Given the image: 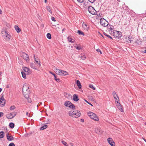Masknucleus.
<instances>
[{"label": "nucleus", "mask_w": 146, "mask_h": 146, "mask_svg": "<svg viewBox=\"0 0 146 146\" xmlns=\"http://www.w3.org/2000/svg\"><path fill=\"white\" fill-rule=\"evenodd\" d=\"M22 92L25 98L28 100L29 98V95L30 94L29 86L26 84H25L22 88Z\"/></svg>", "instance_id": "obj_1"}, {"label": "nucleus", "mask_w": 146, "mask_h": 146, "mask_svg": "<svg viewBox=\"0 0 146 146\" xmlns=\"http://www.w3.org/2000/svg\"><path fill=\"white\" fill-rule=\"evenodd\" d=\"M69 115L73 117L78 118L80 115V112L77 110L70 111L69 113Z\"/></svg>", "instance_id": "obj_2"}, {"label": "nucleus", "mask_w": 146, "mask_h": 146, "mask_svg": "<svg viewBox=\"0 0 146 146\" xmlns=\"http://www.w3.org/2000/svg\"><path fill=\"white\" fill-rule=\"evenodd\" d=\"M1 34L2 36L6 40H9L10 39V36L5 29L2 30Z\"/></svg>", "instance_id": "obj_3"}, {"label": "nucleus", "mask_w": 146, "mask_h": 146, "mask_svg": "<svg viewBox=\"0 0 146 146\" xmlns=\"http://www.w3.org/2000/svg\"><path fill=\"white\" fill-rule=\"evenodd\" d=\"M88 114L90 117L94 121H98L99 120V118L97 116V115L94 113L89 112L88 113Z\"/></svg>", "instance_id": "obj_4"}, {"label": "nucleus", "mask_w": 146, "mask_h": 146, "mask_svg": "<svg viewBox=\"0 0 146 146\" xmlns=\"http://www.w3.org/2000/svg\"><path fill=\"white\" fill-rule=\"evenodd\" d=\"M64 105L66 107H68L70 108H72L74 110L75 109V107L73 104L69 101H67L65 102Z\"/></svg>", "instance_id": "obj_5"}, {"label": "nucleus", "mask_w": 146, "mask_h": 146, "mask_svg": "<svg viewBox=\"0 0 146 146\" xmlns=\"http://www.w3.org/2000/svg\"><path fill=\"white\" fill-rule=\"evenodd\" d=\"M100 24L103 27H106L108 25V23L105 19L102 18L100 19Z\"/></svg>", "instance_id": "obj_6"}, {"label": "nucleus", "mask_w": 146, "mask_h": 146, "mask_svg": "<svg viewBox=\"0 0 146 146\" xmlns=\"http://www.w3.org/2000/svg\"><path fill=\"white\" fill-rule=\"evenodd\" d=\"M88 11L89 12L93 15H95L97 13L96 11L92 6H89L88 8Z\"/></svg>", "instance_id": "obj_7"}, {"label": "nucleus", "mask_w": 146, "mask_h": 146, "mask_svg": "<svg viewBox=\"0 0 146 146\" xmlns=\"http://www.w3.org/2000/svg\"><path fill=\"white\" fill-rule=\"evenodd\" d=\"M113 35L115 37L117 38H120L122 36L121 33L119 31H117L114 32L113 33Z\"/></svg>", "instance_id": "obj_8"}, {"label": "nucleus", "mask_w": 146, "mask_h": 146, "mask_svg": "<svg viewBox=\"0 0 146 146\" xmlns=\"http://www.w3.org/2000/svg\"><path fill=\"white\" fill-rule=\"evenodd\" d=\"M5 100L3 97V95L0 98V106L2 107L4 106L5 104Z\"/></svg>", "instance_id": "obj_9"}, {"label": "nucleus", "mask_w": 146, "mask_h": 146, "mask_svg": "<svg viewBox=\"0 0 146 146\" xmlns=\"http://www.w3.org/2000/svg\"><path fill=\"white\" fill-rule=\"evenodd\" d=\"M22 56L27 62L29 61V55L26 53H23L22 54Z\"/></svg>", "instance_id": "obj_10"}, {"label": "nucleus", "mask_w": 146, "mask_h": 146, "mask_svg": "<svg viewBox=\"0 0 146 146\" xmlns=\"http://www.w3.org/2000/svg\"><path fill=\"white\" fill-rule=\"evenodd\" d=\"M23 68V71L26 72L27 74H28L31 73V71L29 68L27 67H25Z\"/></svg>", "instance_id": "obj_11"}, {"label": "nucleus", "mask_w": 146, "mask_h": 146, "mask_svg": "<svg viewBox=\"0 0 146 146\" xmlns=\"http://www.w3.org/2000/svg\"><path fill=\"white\" fill-rule=\"evenodd\" d=\"M108 141L110 145L111 146H114L115 143L111 138L110 137L108 138Z\"/></svg>", "instance_id": "obj_12"}, {"label": "nucleus", "mask_w": 146, "mask_h": 146, "mask_svg": "<svg viewBox=\"0 0 146 146\" xmlns=\"http://www.w3.org/2000/svg\"><path fill=\"white\" fill-rule=\"evenodd\" d=\"M133 38L129 36L126 37L124 41L125 42L128 43H131L133 41Z\"/></svg>", "instance_id": "obj_13"}, {"label": "nucleus", "mask_w": 146, "mask_h": 146, "mask_svg": "<svg viewBox=\"0 0 146 146\" xmlns=\"http://www.w3.org/2000/svg\"><path fill=\"white\" fill-rule=\"evenodd\" d=\"M15 115V114L14 115H13L11 113H9L8 114L6 115V117L8 119H12L13 118Z\"/></svg>", "instance_id": "obj_14"}, {"label": "nucleus", "mask_w": 146, "mask_h": 146, "mask_svg": "<svg viewBox=\"0 0 146 146\" xmlns=\"http://www.w3.org/2000/svg\"><path fill=\"white\" fill-rule=\"evenodd\" d=\"M61 72H60L59 75L62 76H66L68 74V72L65 71L60 70Z\"/></svg>", "instance_id": "obj_15"}, {"label": "nucleus", "mask_w": 146, "mask_h": 146, "mask_svg": "<svg viewBox=\"0 0 146 146\" xmlns=\"http://www.w3.org/2000/svg\"><path fill=\"white\" fill-rule=\"evenodd\" d=\"M6 136L7 139L8 141H11L13 140L14 139L13 137L12 136H9V134L8 133L6 134Z\"/></svg>", "instance_id": "obj_16"}, {"label": "nucleus", "mask_w": 146, "mask_h": 146, "mask_svg": "<svg viewBox=\"0 0 146 146\" xmlns=\"http://www.w3.org/2000/svg\"><path fill=\"white\" fill-rule=\"evenodd\" d=\"M117 108L121 111L123 112V108L122 107V106L120 105L119 102L117 103Z\"/></svg>", "instance_id": "obj_17"}, {"label": "nucleus", "mask_w": 146, "mask_h": 146, "mask_svg": "<svg viewBox=\"0 0 146 146\" xmlns=\"http://www.w3.org/2000/svg\"><path fill=\"white\" fill-rule=\"evenodd\" d=\"M73 100L75 102H77L79 100L78 96L77 95L74 94L73 95Z\"/></svg>", "instance_id": "obj_18"}, {"label": "nucleus", "mask_w": 146, "mask_h": 146, "mask_svg": "<svg viewBox=\"0 0 146 146\" xmlns=\"http://www.w3.org/2000/svg\"><path fill=\"white\" fill-rule=\"evenodd\" d=\"M34 56L35 61L36 62V64H38V65H39V66H40L41 65L40 64V62L39 59L38 58H35V55H34Z\"/></svg>", "instance_id": "obj_19"}, {"label": "nucleus", "mask_w": 146, "mask_h": 146, "mask_svg": "<svg viewBox=\"0 0 146 146\" xmlns=\"http://www.w3.org/2000/svg\"><path fill=\"white\" fill-rule=\"evenodd\" d=\"M96 132L98 134H100L102 133V131L101 130V129L99 127H96L95 129Z\"/></svg>", "instance_id": "obj_20"}, {"label": "nucleus", "mask_w": 146, "mask_h": 146, "mask_svg": "<svg viewBox=\"0 0 146 146\" xmlns=\"http://www.w3.org/2000/svg\"><path fill=\"white\" fill-rule=\"evenodd\" d=\"M76 84L77 86L78 87L79 89H80L81 88L82 86L80 81L78 80H77L76 81Z\"/></svg>", "instance_id": "obj_21"}, {"label": "nucleus", "mask_w": 146, "mask_h": 146, "mask_svg": "<svg viewBox=\"0 0 146 146\" xmlns=\"http://www.w3.org/2000/svg\"><path fill=\"white\" fill-rule=\"evenodd\" d=\"M68 40L69 42L71 43H73L74 41V40L70 36L68 37Z\"/></svg>", "instance_id": "obj_22"}, {"label": "nucleus", "mask_w": 146, "mask_h": 146, "mask_svg": "<svg viewBox=\"0 0 146 146\" xmlns=\"http://www.w3.org/2000/svg\"><path fill=\"white\" fill-rule=\"evenodd\" d=\"M15 30L18 33H19L20 32L21 29L17 26H15Z\"/></svg>", "instance_id": "obj_23"}, {"label": "nucleus", "mask_w": 146, "mask_h": 146, "mask_svg": "<svg viewBox=\"0 0 146 146\" xmlns=\"http://www.w3.org/2000/svg\"><path fill=\"white\" fill-rule=\"evenodd\" d=\"M61 70H60V69H58L56 68L55 70V72L56 73V74H57L59 75L60 72H61Z\"/></svg>", "instance_id": "obj_24"}, {"label": "nucleus", "mask_w": 146, "mask_h": 146, "mask_svg": "<svg viewBox=\"0 0 146 146\" xmlns=\"http://www.w3.org/2000/svg\"><path fill=\"white\" fill-rule=\"evenodd\" d=\"M21 74L23 78H26V74H27L26 73H25L23 72H22Z\"/></svg>", "instance_id": "obj_25"}, {"label": "nucleus", "mask_w": 146, "mask_h": 146, "mask_svg": "<svg viewBox=\"0 0 146 146\" xmlns=\"http://www.w3.org/2000/svg\"><path fill=\"white\" fill-rule=\"evenodd\" d=\"M4 136V133L3 131H2L0 132V138H2Z\"/></svg>", "instance_id": "obj_26"}, {"label": "nucleus", "mask_w": 146, "mask_h": 146, "mask_svg": "<svg viewBox=\"0 0 146 146\" xmlns=\"http://www.w3.org/2000/svg\"><path fill=\"white\" fill-rule=\"evenodd\" d=\"M77 33L79 35H82L83 36H84L85 35L84 33L80 30H78Z\"/></svg>", "instance_id": "obj_27"}, {"label": "nucleus", "mask_w": 146, "mask_h": 146, "mask_svg": "<svg viewBox=\"0 0 146 146\" xmlns=\"http://www.w3.org/2000/svg\"><path fill=\"white\" fill-rule=\"evenodd\" d=\"M108 29L109 31H112L113 29V26L111 25H110L108 27Z\"/></svg>", "instance_id": "obj_28"}, {"label": "nucleus", "mask_w": 146, "mask_h": 146, "mask_svg": "<svg viewBox=\"0 0 146 146\" xmlns=\"http://www.w3.org/2000/svg\"><path fill=\"white\" fill-rule=\"evenodd\" d=\"M9 126L10 127L13 128L14 127L15 124L11 122L9 124Z\"/></svg>", "instance_id": "obj_29"}, {"label": "nucleus", "mask_w": 146, "mask_h": 146, "mask_svg": "<svg viewBox=\"0 0 146 146\" xmlns=\"http://www.w3.org/2000/svg\"><path fill=\"white\" fill-rule=\"evenodd\" d=\"M82 27L84 29H87L88 28V25L85 23H83L82 25Z\"/></svg>", "instance_id": "obj_30"}, {"label": "nucleus", "mask_w": 146, "mask_h": 146, "mask_svg": "<svg viewBox=\"0 0 146 146\" xmlns=\"http://www.w3.org/2000/svg\"><path fill=\"white\" fill-rule=\"evenodd\" d=\"M47 127H48V126L47 125H45L41 127L40 128V130H43L46 128Z\"/></svg>", "instance_id": "obj_31"}, {"label": "nucleus", "mask_w": 146, "mask_h": 146, "mask_svg": "<svg viewBox=\"0 0 146 146\" xmlns=\"http://www.w3.org/2000/svg\"><path fill=\"white\" fill-rule=\"evenodd\" d=\"M46 9L47 11H48L50 13H52V11L50 10V7L48 6H47L46 7Z\"/></svg>", "instance_id": "obj_32"}, {"label": "nucleus", "mask_w": 146, "mask_h": 146, "mask_svg": "<svg viewBox=\"0 0 146 146\" xmlns=\"http://www.w3.org/2000/svg\"><path fill=\"white\" fill-rule=\"evenodd\" d=\"M56 75L54 77V79H55V80L56 81H57V82H60V79H59V78H57V77H56Z\"/></svg>", "instance_id": "obj_33"}, {"label": "nucleus", "mask_w": 146, "mask_h": 146, "mask_svg": "<svg viewBox=\"0 0 146 146\" xmlns=\"http://www.w3.org/2000/svg\"><path fill=\"white\" fill-rule=\"evenodd\" d=\"M114 98L116 102H117V103L119 102V99L118 97H115H115Z\"/></svg>", "instance_id": "obj_34"}, {"label": "nucleus", "mask_w": 146, "mask_h": 146, "mask_svg": "<svg viewBox=\"0 0 146 146\" xmlns=\"http://www.w3.org/2000/svg\"><path fill=\"white\" fill-rule=\"evenodd\" d=\"M61 142L62 143V144L65 146H68V145L66 142L62 140Z\"/></svg>", "instance_id": "obj_35"}, {"label": "nucleus", "mask_w": 146, "mask_h": 146, "mask_svg": "<svg viewBox=\"0 0 146 146\" xmlns=\"http://www.w3.org/2000/svg\"><path fill=\"white\" fill-rule=\"evenodd\" d=\"M46 36L47 38L49 39H50L51 38V35L49 33H48L47 34Z\"/></svg>", "instance_id": "obj_36"}, {"label": "nucleus", "mask_w": 146, "mask_h": 146, "mask_svg": "<svg viewBox=\"0 0 146 146\" xmlns=\"http://www.w3.org/2000/svg\"><path fill=\"white\" fill-rule=\"evenodd\" d=\"M30 65L32 68H35V67L33 63H30Z\"/></svg>", "instance_id": "obj_37"}, {"label": "nucleus", "mask_w": 146, "mask_h": 146, "mask_svg": "<svg viewBox=\"0 0 146 146\" xmlns=\"http://www.w3.org/2000/svg\"><path fill=\"white\" fill-rule=\"evenodd\" d=\"M89 87H90V88L92 89L93 90H95V88L92 85H91V84L89 85Z\"/></svg>", "instance_id": "obj_38"}, {"label": "nucleus", "mask_w": 146, "mask_h": 146, "mask_svg": "<svg viewBox=\"0 0 146 146\" xmlns=\"http://www.w3.org/2000/svg\"><path fill=\"white\" fill-rule=\"evenodd\" d=\"M15 107L13 106H12L10 107V109L11 110H12L15 109Z\"/></svg>", "instance_id": "obj_39"}, {"label": "nucleus", "mask_w": 146, "mask_h": 146, "mask_svg": "<svg viewBox=\"0 0 146 146\" xmlns=\"http://www.w3.org/2000/svg\"><path fill=\"white\" fill-rule=\"evenodd\" d=\"M104 34L106 36H107L108 37H109L111 39H112V38L110 36L108 35L106 33H104Z\"/></svg>", "instance_id": "obj_40"}, {"label": "nucleus", "mask_w": 146, "mask_h": 146, "mask_svg": "<svg viewBox=\"0 0 146 146\" xmlns=\"http://www.w3.org/2000/svg\"><path fill=\"white\" fill-rule=\"evenodd\" d=\"M81 59L83 60H84L86 58V56L84 55L81 56Z\"/></svg>", "instance_id": "obj_41"}, {"label": "nucleus", "mask_w": 146, "mask_h": 146, "mask_svg": "<svg viewBox=\"0 0 146 146\" xmlns=\"http://www.w3.org/2000/svg\"><path fill=\"white\" fill-rule=\"evenodd\" d=\"M9 146H15V145L13 143H11L9 144Z\"/></svg>", "instance_id": "obj_42"}, {"label": "nucleus", "mask_w": 146, "mask_h": 146, "mask_svg": "<svg viewBox=\"0 0 146 146\" xmlns=\"http://www.w3.org/2000/svg\"><path fill=\"white\" fill-rule=\"evenodd\" d=\"M96 51L98 52H99L101 54H102V52L99 49H97L96 50Z\"/></svg>", "instance_id": "obj_43"}, {"label": "nucleus", "mask_w": 146, "mask_h": 146, "mask_svg": "<svg viewBox=\"0 0 146 146\" xmlns=\"http://www.w3.org/2000/svg\"><path fill=\"white\" fill-rule=\"evenodd\" d=\"M76 48L78 50H80L81 49V48L80 46H77Z\"/></svg>", "instance_id": "obj_44"}, {"label": "nucleus", "mask_w": 146, "mask_h": 146, "mask_svg": "<svg viewBox=\"0 0 146 146\" xmlns=\"http://www.w3.org/2000/svg\"><path fill=\"white\" fill-rule=\"evenodd\" d=\"M49 73L51 74H52V75H53L54 76V77L55 76H56V75L55 74H54V73L52 72H51V71H49Z\"/></svg>", "instance_id": "obj_45"}, {"label": "nucleus", "mask_w": 146, "mask_h": 146, "mask_svg": "<svg viewBox=\"0 0 146 146\" xmlns=\"http://www.w3.org/2000/svg\"><path fill=\"white\" fill-rule=\"evenodd\" d=\"M88 1L92 3H93L96 0H88Z\"/></svg>", "instance_id": "obj_46"}, {"label": "nucleus", "mask_w": 146, "mask_h": 146, "mask_svg": "<svg viewBox=\"0 0 146 146\" xmlns=\"http://www.w3.org/2000/svg\"><path fill=\"white\" fill-rule=\"evenodd\" d=\"M77 1L80 3H82L84 2V0H77Z\"/></svg>", "instance_id": "obj_47"}, {"label": "nucleus", "mask_w": 146, "mask_h": 146, "mask_svg": "<svg viewBox=\"0 0 146 146\" xmlns=\"http://www.w3.org/2000/svg\"><path fill=\"white\" fill-rule=\"evenodd\" d=\"M85 101L87 102V103H88V104H89L91 106H93V105L91 104L90 103V102H88V101H87V100H85Z\"/></svg>", "instance_id": "obj_48"}, {"label": "nucleus", "mask_w": 146, "mask_h": 146, "mask_svg": "<svg viewBox=\"0 0 146 146\" xmlns=\"http://www.w3.org/2000/svg\"><path fill=\"white\" fill-rule=\"evenodd\" d=\"M51 19H52V20L53 21H56L55 20V18L54 17H51Z\"/></svg>", "instance_id": "obj_49"}, {"label": "nucleus", "mask_w": 146, "mask_h": 146, "mask_svg": "<svg viewBox=\"0 0 146 146\" xmlns=\"http://www.w3.org/2000/svg\"><path fill=\"white\" fill-rule=\"evenodd\" d=\"M4 113L2 112H0V117L3 115Z\"/></svg>", "instance_id": "obj_50"}, {"label": "nucleus", "mask_w": 146, "mask_h": 146, "mask_svg": "<svg viewBox=\"0 0 146 146\" xmlns=\"http://www.w3.org/2000/svg\"><path fill=\"white\" fill-rule=\"evenodd\" d=\"M112 94L113 96L116 94V93L115 92H113Z\"/></svg>", "instance_id": "obj_51"}, {"label": "nucleus", "mask_w": 146, "mask_h": 146, "mask_svg": "<svg viewBox=\"0 0 146 146\" xmlns=\"http://www.w3.org/2000/svg\"><path fill=\"white\" fill-rule=\"evenodd\" d=\"M114 98H115V97H118V96L116 94V95H114V96H113Z\"/></svg>", "instance_id": "obj_52"}, {"label": "nucleus", "mask_w": 146, "mask_h": 146, "mask_svg": "<svg viewBox=\"0 0 146 146\" xmlns=\"http://www.w3.org/2000/svg\"><path fill=\"white\" fill-rule=\"evenodd\" d=\"M142 139L144 140V141L146 143V140L143 137L142 138Z\"/></svg>", "instance_id": "obj_53"}, {"label": "nucleus", "mask_w": 146, "mask_h": 146, "mask_svg": "<svg viewBox=\"0 0 146 146\" xmlns=\"http://www.w3.org/2000/svg\"><path fill=\"white\" fill-rule=\"evenodd\" d=\"M70 145L72 146H73L74 145L73 143H70Z\"/></svg>", "instance_id": "obj_54"}, {"label": "nucleus", "mask_w": 146, "mask_h": 146, "mask_svg": "<svg viewBox=\"0 0 146 146\" xmlns=\"http://www.w3.org/2000/svg\"><path fill=\"white\" fill-rule=\"evenodd\" d=\"M26 115L27 116H29V113L28 112H26Z\"/></svg>", "instance_id": "obj_55"}, {"label": "nucleus", "mask_w": 146, "mask_h": 146, "mask_svg": "<svg viewBox=\"0 0 146 146\" xmlns=\"http://www.w3.org/2000/svg\"><path fill=\"white\" fill-rule=\"evenodd\" d=\"M144 52L146 53V47L145 48V50L143 52Z\"/></svg>", "instance_id": "obj_56"}, {"label": "nucleus", "mask_w": 146, "mask_h": 146, "mask_svg": "<svg viewBox=\"0 0 146 146\" xmlns=\"http://www.w3.org/2000/svg\"><path fill=\"white\" fill-rule=\"evenodd\" d=\"M81 121L82 122H84V119H81Z\"/></svg>", "instance_id": "obj_57"}, {"label": "nucleus", "mask_w": 146, "mask_h": 146, "mask_svg": "<svg viewBox=\"0 0 146 146\" xmlns=\"http://www.w3.org/2000/svg\"><path fill=\"white\" fill-rule=\"evenodd\" d=\"M143 17H146V13L145 14H144L143 15Z\"/></svg>", "instance_id": "obj_58"}, {"label": "nucleus", "mask_w": 146, "mask_h": 146, "mask_svg": "<svg viewBox=\"0 0 146 146\" xmlns=\"http://www.w3.org/2000/svg\"><path fill=\"white\" fill-rule=\"evenodd\" d=\"M2 11L0 9V14H1L2 13Z\"/></svg>", "instance_id": "obj_59"}, {"label": "nucleus", "mask_w": 146, "mask_h": 146, "mask_svg": "<svg viewBox=\"0 0 146 146\" xmlns=\"http://www.w3.org/2000/svg\"><path fill=\"white\" fill-rule=\"evenodd\" d=\"M2 90V89L1 88H0V93L1 92Z\"/></svg>", "instance_id": "obj_60"}, {"label": "nucleus", "mask_w": 146, "mask_h": 146, "mask_svg": "<svg viewBox=\"0 0 146 146\" xmlns=\"http://www.w3.org/2000/svg\"><path fill=\"white\" fill-rule=\"evenodd\" d=\"M47 1V0H44V2L45 3H46Z\"/></svg>", "instance_id": "obj_61"}, {"label": "nucleus", "mask_w": 146, "mask_h": 146, "mask_svg": "<svg viewBox=\"0 0 146 146\" xmlns=\"http://www.w3.org/2000/svg\"><path fill=\"white\" fill-rule=\"evenodd\" d=\"M145 125H146V122H145Z\"/></svg>", "instance_id": "obj_62"}, {"label": "nucleus", "mask_w": 146, "mask_h": 146, "mask_svg": "<svg viewBox=\"0 0 146 146\" xmlns=\"http://www.w3.org/2000/svg\"><path fill=\"white\" fill-rule=\"evenodd\" d=\"M40 104H42V103H41H41H40Z\"/></svg>", "instance_id": "obj_63"}, {"label": "nucleus", "mask_w": 146, "mask_h": 146, "mask_svg": "<svg viewBox=\"0 0 146 146\" xmlns=\"http://www.w3.org/2000/svg\"><path fill=\"white\" fill-rule=\"evenodd\" d=\"M29 102H30L29 101Z\"/></svg>", "instance_id": "obj_64"}]
</instances>
